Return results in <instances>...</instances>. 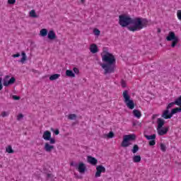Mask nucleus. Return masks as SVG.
Returning a JSON list of instances; mask_svg holds the SVG:
<instances>
[{"instance_id":"f257e3e1","label":"nucleus","mask_w":181,"mask_h":181,"mask_svg":"<svg viewBox=\"0 0 181 181\" xmlns=\"http://www.w3.org/2000/svg\"><path fill=\"white\" fill-rule=\"evenodd\" d=\"M149 21L144 18H131L129 15L122 14L119 16V25L122 28H127L130 32H136L147 28Z\"/></svg>"},{"instance_id":"f03ea898","label":"nucleus","mask_w":181,"mask_h":181,"mask_svg":"<svg viewBox=\"0 0 181 181\" xmlns=\"http://www.w3.org/2000/svg\"><path fill=\"white\" fill-rule=\"evenodd\" d=\"M105 54L102 56V60L104 64H100L102 68L105 70L104 74H111L115 71V64L117 63V59L115 56L108 51H103Z\"/></svg>"},{"instance_id":"7ed1b4c3","label":"nucleus","mask_w":181,"mask_h":181,"mask_svg":"<svg viewBox=\"0 0 181 181\" xmlns=\"http://www.w3.org/2000/svg\"><path fill=\"white\" fill-rule=\"evenodd\" d=\"M157 132L159 136H163V135H166L169 131V127H163V125H165V119L158 118L157 119Z\"/></svg>"},{"instance_id":"20e7f679","label":"nucleus","mask_w":181,"mask_h":181,"mask_svg":"<svg viewBox=\"0 0 181 181\" xmlns=\"http://www.w3.org/2000/svg\"><path fill=\"white\" fill-rule=\"evenodd\" d=\"M135 141H136V135H135V134L124 135L123 136L121 146L123 148H128V146L131 145V142H135Z\"/></svg>"},{"instance_id":"39448f33","label":"nucleus","mask_w":181,"mask_h":181,"mask_svg":"<svg viewBox=\"0 0 181 181\" xmlns=\"http://www.w3.org/2000/svg\"><path fill=\"white\" fill-rule=\"evenodd\" d=\"M124 103L126 104L127 108L129 110H134L135 108V103L131 99V96L128 93V90H124L123 92Z\"/></svg>"},{"instance_id":"423d86ee","label":"nucleus","mask_w":181,"mask_h":181,"mask_svg":"<svg viewBox=\"0 0 181 181\" xmlns=\"http://www.w3.org/2000/svg\"><path fill=\"white\" fill-rule=\"evenodd\" d=\"M16 82V78L15 77H11L9 75H6L3 79V86L4 87H9V86H12V84H15Z\"/></svg>"},{"instance_id":"0eeeda50","label":"nucleus","mask_w":181,"mask_h":181,"mask_svg":"<svg viewBox=\"0 0 181 181\" xmlns=\"http://www.w3.org/2000/svg\"><path fill=\"white\" fill-rule=\"evenodd\" d=\"M42 138L45 141H49V144H51V145L56 144V139L54 138H52V132L48 130L44 132Z\"/></svg>"},{"instance_id":"6e6552de","label":"nucleus","mask_w":181,"mask_h":181,"mask_svg":"<svg viewBox=\"0 0 181 181\" xmlns=\"http://www.w3.org/2000/svg\"><path fill=\"white\" fill-rule=\"evenodd\" d=\"M144 136L147 139V141H150L148 143V145L150 146H155L156 141V134H151V135H148V134H144Z\"/></svg>"},{"instance_id":"1a4fd4ad","label":"nucleus","mask_w":181,"mask_h":181,"mask_svg":"<svg viewBox=\"0 0 181 181\" xmlns=\"http://www.w3.org/2000/svg\"><path fill=\"white\" fill-rule=\"evenodd\" d=\"M105 167H104L103 165H98L96 167V173H95V177H101V173H105Z\"/></svg>"},{"instance_id":"9d476101","label":"nucleus","mask_w":181,"mask_h":181,"mask_svg":"<svg viewBox=\"0 0 181 181\" xmlns=\"http://www.w3.org/2000/svg\"><path fill=\"white\" fill-rule=\"evenodd\" d=\"M175 105H181V95L179 96L178 98H177L174 102H172L170 103H169L167 107H166V110H170V108H172L173 107H174Z\"/></svg>"},{"instance_id":"9b49d317","label":"nucleus","mask_w":181,"mask_h":181,"mask_svg":"<svg viewBox=\"0 0 181 181\" xmlns=\"http://www.w3.org/2000/svg\"><path fill=\"white\" fill-rule=\"evenodd\" d=\"M76 169L79 173H86V172H87V166H86V164L83 162H80L78 164Z\"/></svg>"},{"instance_id":"f8f14e48","label":"nucleus","mask_w":181,"mask_h":181,"mask_svg":"<svg viewBox=\"0 0 181 181\" xmlns=\"http://www.w3.org/2000/svg\"><path fill=\"white\" fill-rule=\"evenodd\" d=\"M176 39H179V37L176 36L175 32L170 31L169 32L168 35L166 37L165 40H167V42H172L173 40H175Z\"/></svg>"},{"instance_id":"ddd939ff","label":"nucleus","mask_w":181,"mask_h":181,"mask_svg":"<svg viewBox=\"0 0 181 181\" xmlns=\"http://www.w3.org/2000/svg\"><path fill=\"white\" fill-rule=\"evenodd\" d=\"M161 117L164 119H170V118H172L170 111H169L168 109H165V110H163V114L161 115Z\"/></svg>"},{"instance_id":"4468645a","label":"nucleus","mask_w":181,"mask_h":181,"mask_svg":"<svg viewBox=\"0 0 181 181\" xmlns=\"http://www.w3.org/2000/svg\"><path fill=\"white\" fill-rule=\"evenodd\" d=\"M87 161L90 165H93V166H95V165H97V163H98V160H97V158H95L91 156H88L87 157Z\"/></svg>"},{"instance_id":"2eb2a0df","label":"nucleus","mask_w":181,"mask_h":181,"mask_svg":"<svg viewBox=\"0 0 181 181\" xmlns=\"http://www.w3.org/2000/svg\"><path fill=\"white\" fill-rule=\"evenodd\" d=\"M44 149L45 152H52L53 149H54V146L52 145V144L47 142L45 144Z\"/></svg>"},{"instance_id":"dca6fc26","label":"nucleus","mask_w":181,"mask_h":181,"mask_svg":"<svg viewBox=\"0 0 181 181\" xmlns=\"http://www.w3.org/2000/svg\"><path fill=\"white\" fill-rule=\"evenodd\" d=\"M57 37V36H56V33H54V30H49L48 34H47V38L49 40H54V39H56Z\"/></svg>"},{"instance_id":"f3484780","label":"nucleus","mask_w":181,"mask_h":181,"mask_svg":"<svg viewBox=\"0 0 181 181\" xmlns=\"http://www.w3.org/2000/svg\"><path fill=\"white\" fill-rule=\"evenodd\" d=\"M178 107H175L171 110V111L170 112L171 117H173L175 114H177V112H181V105H178Z\"/></svg>"},{"instance_id":"a211bd4d","label":"nucleus","mask_w":181,"mask_h":181,"mask_svg":"<svg viewBox=\"0 0 181 181\" xmlns=\"http://www.w3.org/2000/svg\"><path fill=\"white\" fill-rule=\"evenodd\" d=\"M90 53L93 54L98 52V47L95 44H92L90 48Z\"/></svg>"},{"instance_id":"6ab92c4d","label":"nucleus","mask_w":181,"mask_h":181,"mask_svg":"<svg viewBox=\"0 0 181 181\" xmlns=\"http://www.w3.org/2000/svg\"><path fill=\"white\" fill-rule=\"evenodd\" d=\"M65 74L66 77H71V78L76 77V74H74V72L70 69H67L65 72Z\"/></svg>"},{"instance_id":"aec40b11","label":"nucleus","mask_w":181,"mask_h":181,"mask_svg":"<svg viewBox=\"0 0 181 181\" xmlns=\"http://www.w3.org/2000/svg\"><path fill=\"white\" fill-rule=\"evenodd\" d=\"M133 115H134V117L136 118H141V117H142V113H141V111H139V110H133Z\"/></svg>"},{"instance_id":"412c9836","label":"nucleus","mask_w":181,"mask_h":181,"mask_svg":"<svg viewBox=\"0 0 181 181\" xmlns=\"http://www.w3.org/2000/svg\"><path fill=\"white\" fill-rule=\"evenodd\" d=\"M21 56H22V58L18 62L20 63H25V62H26V60L28 59V57H26V53L24 51H23L21 52Z\"/></svg>"},{"instance_id":"4be33fe9","label":"nucleus","mask_w":181,"mask_h":181,"mask_svg":"<svg viewBox=\"0 0 181 181\" xmlns=\"http://www.w3.org/2000/svg\"><path fill=\"white\" fill-rule=\"evenodd\" d=\"M40 36H42V37H45V36H47V35H48L47 29H46V28H42V29L40 31Z\"/></svg>"},{"instance_id":"5701e85b","label":"nucleus","mask_w":181,"mask_h":181,"mask_svg":"<svg viewBox=\"0 0 181 181\" xmlns=\"http://www.w3.org/2000/svg\"><path fill=\"white\" fill-rule=\"evenodd\" d=\"M60 77V74H54L49 76V81H54V80H57Z\"/></svg>"},{"instance_id":"b1692460","label":"nucleus","mask_w":181,"mask_h":181,"mask_svg":"<svg viewBox=\"0 0 181 181\" xmlns=\"http://www.w3.org/2000/svg\"><path fill=\"white\" fill-rule=\"evenodd\" d=\"M141 158L140 155L133 156V162H134V163H139V162H141Z\"/></svg>"},{"instance_id":"393cba45","label":"nucleus","mask_w":181,"mask_h":181,"mask_svg":"<svg viewBox=\"0 0 181 181\" xmlns=\"http://www.w3.org/2000/svg\"><path fill=\"white\" fill-rule=\"evenodd\" d=\"M30 16L31 18H39V16H37V15L36 14V11H35V10H31V11H30Z\"/></svg>"},{"instance_id":"a878e982","label":"nucleus","mask_w":181,"mask_h":181,"mask_svg":"<svg viewBox=\"0 0 181 181\" xmlns=\"http://www.w3.org/2000/svg\"><path fill=\"white\" fill-rule=\"evenodd\" d=\"M139 151V146L137 144H134L133 148H132V153H136Z\"/></svg>"},{"instance_id":"bb28decb","label":"nucleus","mask_w":181,"mask_h":181,"mask_svg":"<svg viewBox=\"0 0 181 181\" xmlns=\"http://www.w3.org/2000/svg\"><path fill=\"white\" fill-rule=\"evenodd\" d=\"M6 152H8V153H14L15 151H13V149H12V146H8V147L6 148Z\"/></svg>"},{"instance_id":"cd10ccee","label":"nucleus","mask_w":181,"mask_h":181,"mask_svg":"<svg viewBox=\"0 0 181 181\" xmlns=\"http://www.w3.org/2000/svg\"><path fill=\"white\" fill-rule=\"evenodd\" d=\"M171 47H175L177 43H179V38H177L176 40H173V41H171Z\"/></svg>"},{"instance_id":"c85d7f7f","label":"nucleus","mask_w":181,"mask_h":181,"mask_svg":"<svg viewBox=\"0 0 181 181\" xmlns=\"http://www.w3.org/2000/svg\"><path fill=\"white\" fill-rule=\"evenodd\" d=\"M68 118L71 119V121H73V119H76L77 118V115L76 114H70L68 116Z\"/></svg>"},{"instance_id":"c756f323","label":"nucleus","mask_w":181,"mask_h":181,"mask_svg":"<svg viewBox=\"0 0 181 181\" xmlns=\"http://www.w3.org/2000/svg\"><path fill=\"white\" fill-rule=\"evenodd\" d=\"M136 125H138L139 127H141L142 123L137 120L133 121V127H136Z\"/></svg>"},{"instance_id":"7c9ffc66","label":"nucleus","mask_w":181,"mask_h":181,"mask_svg":"<svg viewBox=\"0 0 181 181\" xmlns=\"http://www.w3.org/2000/svg\"><path fill=\"white\" fill-rule=\"evenodd\" d=\"M50 130L52 131V132H54V135H59V134H60V131L59 130V129H54L53 127H52Z\"/></svg>"},{"instance_id":"2f4dec72","label":"nucleus","mask_w":181,"mask_h":181,"mask_svg":"<svg viewBox=\"0 0 181 181\" xmlns=\"http://www.w3.org/2000/svg\"><path fill=\"white\" fill-rule=\"evenodd\" d=\"M93 33L95 36H100V34L101 33V31H100V30L95 28L93 30Z\"/></svg>"},{"instance_id":"473e14b6","label":"nucleus","mask_w":181,"mask_h":181,"mask_svg":"<svg viewBox=\"0 0 181 181\" xmlns=\"http://www.w3.org/2000/svg\"><path fill=\"white\" fill-rule=\"evenodd\" d=\"M160 146L162 152H166V146L165 144H160Z\"/></svg>"},{"instance_id":"72a5a7b5","label":"nucleus","mask_w":181,"mask_h":181,"mask_svg":"<svg viewBox=\"0 0 181 181\" xmlns=\"http://www.w3.org/2000/svg\"><path fill=\"white\" fill-rule=\"evenodd\" d=\"M106 136L109 139L114 138V132H110L109 134H107Z\"/></svg>"},{"instance_id":"f704fd0d","label":"nucleus","mask_w":181,"mask_h":181,"mask_svg":"<svg viewBox=\"0 0 181 181\" xmlns=\"http://www.w3.org/2000/svg\"><path fill=\"white\" fill-rule=\"evenodd\" d=\"M74 73V74H78V73H80V70L78 69V68L74 67L73 69Z\"/></svg>"},{"instance_id":"c9c22d12","label":"nucleus","mask_w":181,"mask_h":181,"mask_svg":"<svg viewBox=\"0 0 181 181\" xmlns=\"http://www.w3.org/2000/svg\"><path fill=\"white\" fill-rule=\"evenodd\" d=\"M13 100H14L15 101H18V100H21V97L14 95H13Z\"/></svg>"},{"instance_id":"e433bc0d","label":"nucleus","mask_w":181,"mask_h":181,"mask_svg":"<svg viewBox=\"0 0 181 181\" xmlns=\"http://www.w3.org/2000/svg\"><path fill=\"white\" fill-rule=\"evenodd\" d=\"M16 2V0H8V4H9V5H13Z\"/></svg>"},{"instance_id":"4c0bfd02","label":"nucleus","mask_w":181,"mask_h":181,"mask_svg":"<svg viewBox=\"0 0 181 181\" xmlns=\"http://www.w3.org/2000/svg\"><path fill=\"white\" fill-rule=\"evenodd\" d=\"M8 115H9V112H3L1 113V117H3L4 118V117H8Z\"/></svg>"},{"instance_id":"58836bf2","label":"nucleus","mask_w":181,"mask_h":181,"mask_svg":"<svg viewBox=\"0 0 181 181\" xmlns=\"http://www.w3.org/2000/svg\"><path fill=\"white\" fill-rule=\"evenodd\" d=\"M22 118H23V114L21 113L18 115V116L17 117V120L18 121H21V119H22Z\"/></svg>"},{"instance_id":"ea45409f","label":"nucleus","mask_w":181,"mask_h":181,"mask_svg":"<svg viewBox=\"0 0 181 181\" xmlns=\"http://www.w3.org/2000/svg\"><path fill=\"white\" fill-rule=\"evenodd\" d=\"M177 15L178 19H179L180 21H181V10H178V11H177Z\"/></svg>"},{"instance_id":"a19ab883","label":"nucleus","mask_w":181,"mask_h":181,"mask_svg":"<svg viewBox=\"0 0 181 181\" xmlns=\"http://www.w3.org/2000/svg\"><path fill=\"white\" fill-rule=\"evenodd\" d=\"M122 87L123 88H125V87H127V83L124 80H122Z\"/></svg>"},{"instance_id":"79ce46f5","label":"nucleus","mask_w":181,"mask_h":181,"mask_svg":"<svg viewBox=\"0 0 181 181\" xmlns=\"http://www.w3.org/2000/svg\"><path fill=\"white\" fill-rule=\"evenodd\" d=\"M12 57H14V59L16 57H21V54L20 53L14 54L12 55Z\"/></svg>"},{"instance_id":"37998d69","label":"nucleus","mask_w":181,"mask_h":181,"mask_svg":"<svg viewBox=\"0 0 181 181\" xmlns=\"http://www.w3.org/2000/svg\"><path fill=\"white\" fill-rule=\"evenodd\" d=\"M4 88V86H2V78H0V90Z\"/></svg>"},{"instance_id":"c03bdc74","label":"nucleus","mask_w":181,"mask_h":181,"mask_svg":"<svg viewBox=\"0 0 181 181\" xmlns=\"http://www.w3.org/2000/svg\"><path fill=\"white\" fill-rule=\"evenodd\" d=\"M78 164H76L74 163V162H71V166H74V168H76L77 169V166H78Z\"/></svg>"},{"instance_id":"a18cd8bd","label":"nucleus","mask_w":181,"mask_h":181,"mask_svg":"<svg viewBox=\"0 0 181 181\" xmlns=\"http://www.w3.org/2000/svg\"><path fill=\"white\" fill-rule=\"evenodd\" d=\"M158 117V115H153L152 117V119H155Z\"/></svg>"},{"instance_id":"49530a36","label":"nucleus","mask_w":181,"mask_h":181,"mask_svg":"<svg viewBox=\"0 0 181 181\" xmlns=\"http://www.w3.org/2000/svg\"><path fill=\"white\" fill-rule=\"evenodd\" d=\"M52 177V174H47V179H49V177Z\"/></svg>"},{"instance_id":"de8ad7c7","label":"nucleus","mask_w":181,"mask_h":181,"mask_svg":"<svg viewBox=\"0 0 181 181\" xmlns=\"http://www.w3.org/2000/svg\"><path fill=\"white\" fill-rule=\"evenodd\" d=\"M81 4H85L86 0H81Z\"/></svg>"},{"instance_id":"09e8293b","label":"nucleus","mask_w":181,"mask_h":181,"mask_svg":"<svg viewBox=\"0 0 181 181\" xmlns=\"http://www.w3.org/2000/svg\"><path fill=\"white\" fill-rule=\"evenodd\" d=\"M157 32H158V33H160V32H161L160 28H158Z\"/></svg>"},{"instance_id":"8fccbe9b","label":"nucleus","mask_w":181,"mask_h":181,"mask_svg":"<svg viewBox=\"0 0 181 181\" xmlns=\"http://www.w3.org/2000/svg\"><path fill=\"white\" fill-rule=\"evenodd\" d=\"M1 167H2V165H0V168H1Z\"/></svg>"}]
</instances>
